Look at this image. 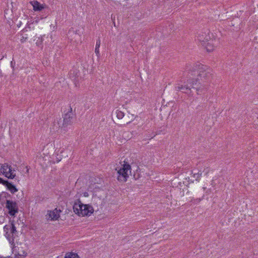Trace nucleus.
<instances>
[{"label": "nucleus", "mask_w": 258, "mask_h": 258, "mask_svg": "<svg viewBox=\"0 0 258 258\" xmlns=\"http://www.w3.org/2000/svg\"><path fill=\"white\" fill-rule=\"evenodd\" d=\"M186 72L191 77L197 76L196 79L194 78L195 82H197L196 90L197 94H205L208 88V83L212 78V70L206 66L198 64L194 65L192 68L187 66Z\"/></svg>", "instance_id": "obj_1"}, {"label": "nucleus", "mask_w": 258, "mask_h": 258, "mask_svg": "<svg viewBox=\"0 0 258 258\" xmlns=\"http://www.w3.org/2000/svg\"><path fill=\"white\" fill-rule=\"evenodd\" d=\"M188 79L186 82L183 84H177L175 86V89L177 91H181L182 93L187 94L188 96H192L191 88L196 89L197 87V82H195L194 78L191 77L188 74Z\"/></svg>", "instance_id": "obj_2"}, {"label": "nucleus", "mask_w": 258, "mask_h": 258, "mask_svg": "<svg viewBox=\"0 0 258 258\" xmlns=\"http://www.w3.org/2000/svg\"><path fill=\"white\" fill-rule=\"evenodd\" d=\"M30 3L33 6V10L35 12H42V18L47 17L50 12V8L45 4H41L37 1H31Z\"/></svg>", "instance_id": "obj_3"}, {"label": "nucleus", "mask_w": 258, "mask_h": 258, "mask_svg": "<svg viewBox=\"0 0 258 258\" xmlns=\"http://www.w3.org/2000/svg\"><path fill=\"white\" fill-rule=\"evenodd\" d=\"M131 173V166L127 162H124L117 171V179L119 181L125 182L128 177V173Z\"/></svg>", "instance_id": "obj_4"}, {"label": "nucleus", "mask_w": 258, "mask_h": 258, "mask_svg": "<svg viewBox=\"0 0 258 258\" xmlns=\"http://www.w3.org/2000/svg\"><path fill=\"white\" fill-rule=\"evenodd\" d=\"M5 236L10 242H14V237L17 235L18 232L13 222L5 225L4 227Z\"/></svg>", "instance_id": "obj_5"}, {"label": "nucleus", "mask_w": 258, "mask_h": 258, "mask_svg": "<svg viewBox=\"0 0 258 258\" xmlns=\"http://www.w3.org/2000/svg\"><path fill=\"white\" fill-rule=\"evenodd\" d=\"M15 171V170L7 163L3 164L1 168V172L9 179L15 178L16 176Z\"/></svg>", "instance_id": "obj_6"}, {"label": "nucleus", "mask_w": 258, "mask_h": 258, "mask_svg": "<svg viewBox=\"0 0 258 258\" xmlns=\"http://www.w3.org/2000/svg\"><path fill=\"white\" fill-rule=\"evenodd\" d=\"M69 107V110L63 116V122L62 128L64 130L68 125H71L73 123L75 117V114L72 112V108L71 106H70Z\"/></svg>", "instance_id": "obj_7"}, {"label": "nucleus", "mask_w": 258, "mask_h": 258, "mask_svg": "<svg viewBox=\"0 0 258 258\" xmlns=\"http://www.w3.org/2000/svg\"><path fill=\"white\" fill-rule=\"evenodd\" d=\"M6 207L9 210V214L12 216H15L18 212V207L16 202L7 200Z\"/></svg>", "instance_id": "obj_8"}, {"label": "nucleus", "mask_w": 258, "mask_h": 258, "mask_svg": "<svg viewBox=\"0 0 258 258\" xmlns=\"http://www.w3.org/2000/svg\"><path fill=\"white\" fill-rule=\"evenodd\" d=\"M210 37L209 31L207 30V32H200L198 33L197 36V40L201 42L202 45H204L205 42L209 41L210 39Z\"/></svg>", "instance_id": "obj_9"}, {"label": "nucleus", "mask_w": 258, "mask_h": 258, "mask_svg": "<svg viewBox=\"0 0 258 258\" xmlns=\"http://www.w3.org/2000/svg\"><path fill=\"white\" fill-rule=\"evenodd\" d=\"M0 184L5 185L7 187V189L13 194L18 191V189L12 182H10L8 180L4 179L1 177H0Z\"/></svg>", "instance_id": "obj_10"}, {"label": "nucleus", "mask_w": 258, "mask_h": 258, "mask_svg": "<svg viewBox=\"0 0 258 258\" xmlns=\"http://www.w3.org/2000/svg\"><path fill=\"white\" fill-rule=\"evenodd\" d=\"M60 212V210H58L57 208H55L54 210L48 211L46 216H48V219L55 221L58 220L59 218Z\"/></svg>", "instance_id": "obj_11"}, {"label": "nucleus", "mask_w": 258, "mask_h": 258, "mask_svg": "<svg viewBox=\"0 0 258 258\" xmlns=\"http://www.w3.org/2000/svg\"><path fill=\"white\" fill-rule=\"evenodd\" d=\"M83 210L82 216H90L94 212L93 208L89 205L83 206Z\"/></svg>", "instance_id": "obj_12"}, {"label": "nucleus", "mask_w": 258, "mask_h": 258, "mask_svg": "<svg viewBox=\"0 0 258 258\" xmlns=\"http://www.w3.org/2000/svg\"><path fill=\"white\" fill-rule=\"evenodd\" d=\"M207 49V51L210 52L214 49L215 46H214L213 40L211 39L209 41L205 42V44L203 45Z\"/></svg>", "instance_id": "obj_13"}, {"label": "nucleus", "mask_w": 258, "mask_h": 258, "mask_svg": "<svg viewBox=\"0 0 258 258\" xmlns=\"http://www.w3.org/2000/svg\"><path fill=\"white\" fill-rule=\"evenodd\" d=\"M79 201H80V200H78L77 202L74 203V205L73 206V210L75 214L79 216L81 208L80 204V203H79Z\"/></svg>", "instance_id": "obj_14"}, {"label": "nucleus", "mask_w": 258, "mask_h": 258, "mask_svg": "<svg viewBox=\"0 0 258 258\" xmlns=\"http://www.w3.org/2000/svg\"><path fill=\"white\" fill-rule=\"evenodd\" d=\"M191 174H192L191 177H192L194 178H195V179L196 180H198L200 179V178L201 176L202 172L201 171H199L198 172H197L196 171V170H194L192 171Z\"/></svg>", "instance_id": "obj_15"}, {"label": "nucleus", "mask_w": 258, "mask_h": 258, "mask_svg": "<svg viewBox=\"0 0 258 258\" xmlns=\"http://www.w3.org/2000/svg\"><path fill=\"white\" fill-rule=\"evenodd\" d=\"M101 44V40L100 38H99L97 41H96V47H95V52L97 56H99L100 55V52H99V47Z\"/></svg>", "instance_id": "obj_16"}, {"label": "nucleus", "mask_w": 258, "mask_h": 258, "mask_svg": "<svg viewBox=\"0 0 258 258\" xmlns=\"http://www.w3.org/2000/svg\"><path fill=\"white\" fill-rule=\"evenodd\" d=\"M77 253L74 252H68L66 254L64 258H79Z\"/></svg>", "instance_id": "obj_17"}, {"label": "nucleus", "mask_w": 258, "mask_h": 258, "mask_svg": "<svg viewBox=\"0 0 258 258\" xmlns=\"http://www.w3.org/2000/svg\"><path fill=\"white\" fill-rule=\"evenodd\" d=\"M17 37H18V39H20V41L21 43H24L27 40V37H25L23 36L22 33H19L17 34Z\"/></svg>", "instance_id": "obj_18"}, {"label": "nucleus", "mask_w": 258, "mask_h": 258, "mask_svg": "<svg viewBox=\"0 0 258 258\" xmlns=\"http://www.w3.org/2000/svg\"><path fill=\"white\" fill-rule=\"evenodd\" d=\"M116 116L118 119H122L124 115V113L119 110H116Z\"/></svg>", "instance_id": "obj_19"}, {"label": "nucleus", "mask_w": 258, "mask_h": 258, "mask_svg": "<svg viewBox=\"0 0 258 258\" xmlns=\"http://www.w3.org/2000/svg\"><path fill=\"white\" fill-rule=\"evenodd\" d=\"M203 198L204 196L202 198H197L196 199H192L190 202L194 204H197L199 203L203 199Z\"/></svg>", "instance_id": "obj_20"}, {"label": "nucleus", "mask_w": 258, "mask_h": 258, "mask_svg": "<svg viewBox=\"0 0 258 258\" xmlns=\"http://www.w3.org/2000/svg\"><path fill=\"white\" fill-rule=\"evenodd\" d=\"M79 203H80V214H79V216H82V214H83V212L84 211L83 210V206H85V205L83 204L80 201H79Z\"/></svg>", "instance_id": "obj_21"}, {"label": "nucleus", "mask_w": 258, "mask_h": 258, "mask_svg": "<svg viewBox=\"0 0 258 258\" xmlns=\"http://www.w3.org/2000/svg\"><path fill=\"white\" fill-rule=\"evenodd\" d=\"M134 176L135 179H138L140 177L139 174H138L137 175H136V174H134Z\"/></svg>", "instance_id": "obj_22"}, {"label": "nucleus", "mask_w": 258, "mask_h": 258, "mask_svg": "<svg viewBox=\"0 0 258 258\" xmlns=\"http://www.w3.org/2000/svg\"><path fill=\"white\" fill-rule=\"evenodd\" d=\"M14 64H15V62H14V63H13V61H11V67H12L13 68H14Z\"/></svg>", "instance_id": "obj_23"}, {"label": "nucleus", "mask_w": 258, "mask_h": 258, "mask_svg": "<svg viewBox=\"0 0 258 258\" xmlns=\"http://www.w3.org/2000/svg\"><path fill=\"white\" fill-rule=\"evenodd\" d=\"M22 32H26V31H27V28H25L24 29H23V30L22 31Z\"/></svg>", "instance_id": "obj_24"}, {"label": "nucleus", "mask_w": 258, "mask_h": 258, "mask_svg": "<svg viewBox=\"0 0 258 258\" xmlns=\"http://www.w3.org/2000/svg\"><path fill=\"white\" fill-rule=\"evenodd\" d=\"M21 24V22H20V24H19V25H17V26H19V25H20V24Z\"/></svg>", "instance_id": "obj_25"}, {"label": "nucleus", "mask_w": 258, "mask_h": 258, "mask_svg": "<svg viewBox=\"0 0 258 258\" xmlns=\"http://www.w3.org/2000/svg\"><path fill=\"white\" fill-rule=\"evenodd\" d=\"M21 24V22H20V24H19V25H17V26H19V25H20V24Z\"/></svg>", "instance_id": "obj_26"}, {"label": "nucleus", "mask_w": 258, "mask_h": 258, "mask_svg": "<svg viewBox=\"0 0 258 258\" xmlns=\"http://www.w3.org/2000/svg\"><path fill=\"white\" fill-rule=\"evenodd\" d=\"M21 24V22H20V24H19V25H17V26H19V25H20V24Z\"/></svg>", "instance_id": "obj_27"}, {"label": "nucleus", "mask_w": 258, "mask_h": 258, "mask_svg": "<svg viewBox=\"0 0 258 258\" xmlns=\"http://www.w3.org/2000/svg\"><path fill=\"white\" fill-rule=\"evenodd\" d=\"M16 179H17L18 182L19 181V180L18 179L16 178Z\"/></svg>", "instance_id": "obj_28"}]
</instances>
